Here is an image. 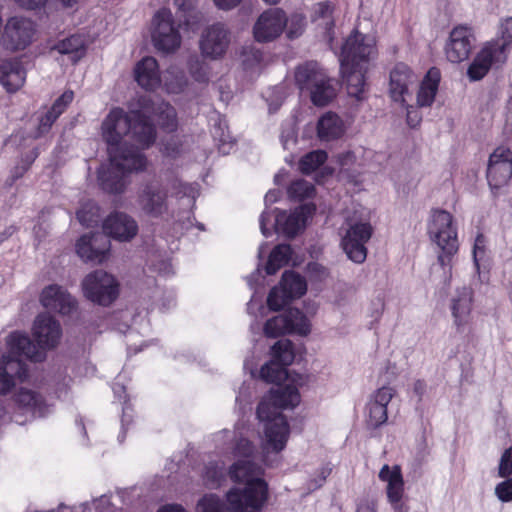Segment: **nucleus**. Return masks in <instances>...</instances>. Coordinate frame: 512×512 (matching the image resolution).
I'll list each match as a JSON object with an SVG mask.
<instances>
[{
  "mask_svg": "<svg viewBox=\"0 0 512 512\" xmlns=\"http://www.w3.org/2000/svg\"><path fill=\"white\" fill-rule=\"evenodd\" d=\"M155 124L165 131L177 128L174 107L165 101L140 97L131 104L129 113L114 108L105 117L101 135L107 144L109 163L101 165L98 181L103 190L121 193L126 187L125 176L143 171L147 160L139 149L149 147L155 140Z\"/></svg>",
  "mask_w": 512,
  "mask_h": 512,
  "instance_id": "f257e3e1",
  "label": "nucleus"
},
{
  "mask_svg": "<svg viewBox=\"0 0 512 512\" xmlns=\"http://www.w3.org/2000/svg\"><path fill=\"white\" fill-rule=\"evenodd\" d=\"M233 457L228 475L235 485L225 494L226 504L219 495L207 493L197 501L195 512H261L268 499V485L262 478V467L255 463L253 444L240 437Z\"/></svg>",
  "mask_w": 512,
  "mask_h": 512,
  "instance_id": "f03ea898",
  "label": "nucleus"
},
{
  "mask_svg": "<svg viewBox=\"0 0 512 512\" xmlns=\"http://www.w3.org/2000/svg\"><path fill=\"white\" fill-rule=\"evenodd\" d=\"M309 374L288 372L279 386L272 388L261 400L257 408V417L263 423L261 436V461L272 465L270 455L280 453L286 447L290 436V427L281 410L294 408L300 403L299 388L308 387Z\"/></svg>",
  "mask_w": 512,
  "mask_h": 512,
  "instance_id": "7ed1b4c3",
  "label": "nucleus"
},
{
  "mask_svg": "<svg viewBox=\"0 0 512 512\" xmlns=\"http://www.w3.org/2000/svg\"><path fill=\"white\" fill-rule=\"evenodd\" d=\"M32 335L37 343L19 331L9 333L5 343L10 352L22 353L31 362H41L46 357V350L55 348L60 342L62 328L53 316L41 313L33 322Z\"/></svg>",
  "mask_w": 512,
  "mask_h": 512,
  "instance_id": "20e7f679",
  "label": "nucleus"
},
{
  "mask_svg": "<svg viewBox=\"0 0 512 512\" xmlns=\"http://www.w3.org/2000/svg\"><path fill=\"white\" fill-rule=\"evenodd\" d=\"M372 217V211L359 204L353 205L344 214L340 247L353 263L362 264L367 258V244L374 233Z\"/></svg>",
  "mask_w": 512,
  "mask_h": 512,
  "instance_id": "39448f33",
  "label": "nucleus"
},
{
  "mask_svg": "<svg viewBox=\"0 0 512 512\" xmlns=\"http://www.w3.org/2000/svg\"><path fill=\"white\" fill-rule=\"evenodd\" d=\"M427 234L431 242L441 250L437 257L438 263L450 273L451 258L459 248L453 215L442 209L432 210L427 220Z\"/></svg>",
  "mask_w": 512,
  "mask_h": 512,
  "instance_id": "423d86ee",
  "label": "nucleus"
},
{
  "mask_svg": "<svg viewBox=\"0 0 512 512\" xmlns=\"http://www.w3.org/2000/svg\"><path fill=\"white\" fill-rule=\"evenodd\" d=\"M295 83L301 91L309 93L316 106H325L336 96L335 82L314 62L297 67Z\"/></svg>",
  "mask_w": 512,
  "mask_h": 512,
  "instance_id": "0eeeda50",
  "label": "nucleus"
},
{
  "mask_svg": "<svg viewBox=\"0 0 512 512\" xmlns=\"http://www.w3.org/2000/svg\"><path fill=\"white\" fill-rule=\"evenodd\" d=\"M315 209L313 204H304L289 213L275 210L273 217L265 210L259 220L261 233L268 237L274 231L287 237H294L304 230Z\"/></svg>",
  "mask_w": 512,
  "mask_h": 512,
  "instance_id": "6e6552de",
  "label": "nucleus"
},
{
  "mask_svg": "<svg viewBox=\"0 0 512 512\" xmlns=\"http://www.w3.org/2000/svg\"><path fill=\"white\" fill-rule=\"evenodd\" d=\"M377 55L376 37L355 30L345 39L338 58L340 64L370 68Z\"/></svg>",
  "mask_w": 512,
  "mask_h": 512,
  "instance_id": "1a4fd4ad",
  "label": "nucleus"
},
{
  "mask_svg": "<svg viewBox=\"0 0 512 512\" xmlns=\"http://www.w3.org/2000/svg\"><path fill=\"white\" fill-rule=\"evenodd\" d=\"M151 37L154 47L162 52L171 53L181 45V35L168 9L159 10L153 17Z\"/></svg>",
  "mask_w": 512,
  "mask_h": 512,
  "instance_id": "9d476101",
  "label": "nucleus"
},
{
  "mask_svg": "<svg viewBox=\"0 0 512 512\" xmlns=\"http://www.w3.org/2000/svg\"><path fill=\"white\" fill-rule=\"evenodd\" d=\"M84 296L99 305H110L118 296L116 279L105 271L88 274L81 283Z\"/></svg>",
  "mask_w": 512,
  "mask_h": 512,
  "instance_id": "9b49d317",
  "label": "nucleus"
},
{
  "mask_svg": "<svg viewBox=\"0 0 512 512\" xmlns=\"http://www.w3.org/2000/svg\"><path fill=\"white\" fill-rule=\"evenodd\" d=\"M306 291L305 278L293 271H286L279 285L270 291L267 298L268 307L271 310H280L291 301L302 297Z\"/></svg>",
  "mask_w": 512,
  "mask_h": 512,
  "instance_id": "f8f14e48",
  "label": "nucleus"
},
{
  "mask_svg": "<svg viewBox=\"0 0 512 512\" xmlns=\"http://www.w3.org/2000/svg\"><path fill=\"white\" fill-rule=\"evenodd\" d=\"M294 358L293 343L287 339L277 341L271 348V360L261 367V378L280 383L287 376V366L293 363Z\"/></svg>",
  "mask_w": 512,
  "mask_h": 512,
  "instance_id": "ddd939ff",
  "label": "nucleus"
},
{
  "mask_svg": "<svg viewBox=\"0 0 512 512\" xmlns=\"http://www.w3.org/2000/svg\"><path fill=\"white\" fill-rule=\"evenodd\" d=\"M231 42L230 30L223 23L207 26L199 39V50L204 58L211 60L222 59Z\"/></svg>",
  "mask_w": 512,
  "mask_h": 512,
  "instance_id": "4468645a",
  "label": "nucleus"
},
{
  "mask_svg": "<svg viewBox=\"0 0 512 512\" xmlns=\"http://www.w3.org/2000/svg\"><path fill=\"white\" fill-rule=\"evenodd\" d=\"M507 53L504 46L498 41L486 42L467 70L469 78L473 81L482 79L492 67H499L506 62Z\"/></svg>",
  "mask_w": 512,
  "mask_h": 512,
  "instance_id": "2eb2a0df",
  "label": "nucleus"
},
{
  "mask_svg": "<svg viewBox=\"0 0 512 512\" xmlns=\"http://www.w3.org/2000/svg\"><path fill=\"white\" fill-rule=\"evenodd\" d=\"M452 323L458 333H467L472 328L473 290L468 286L458 287L450 298Z\"/></svg>",
  "mask_w": 512,
  "mask_h": 512,
  "instance_id": "dca6fc26",
  "label": "nucleus"
},
{
  "mask_svg": "<svg viewBox=\"0 0 512 512\" xmlns=\"http://www.w3.org/2000/svg\"><path fill=\"white\" fill-rule=\"evenodd\" d=\"M379 479L385 483L387 500L393 512H408L409 507L404 501V480L399 466L384 465L379 471Z\"/></svg>",
  "mask_w": 512,
  "mask_h": 512,
  "instance_id": "f3484780",
  "label": "nucleus"
},
{
  "mask_svg": "<svg viewBox=\"0 0 512 512\" xmlns=\"http://www.w3.org/2000/svg\"><path fill=\"white\" fill-rule=\"evenodd\" d=\"M287 17L283 10L270 8L257 18L253 35L258 42H269L278 38L285 29Z\"/></svg>",
  "mask_w": 512,
  "mask_h": 512,
  "instance_id": "a211bd4d",
  "label": "nucleus"
},
{
  "mask_svg": "<svg viewBox=\"0 0 512 512\" xmlns=\"http://www.w3.org/2000/svg\"><path fill=\"white\" fill-rule=\"evenodd\" d=\"M34 35L35 25L32 21L12 17L8 20L4 29V45L13 51L23 50L32 43Z\"/></svg>",
  "mask_w": 512,
  "mask_h": 512,
  "instance_id": "6ab92c4d",
  "label": "nucleus"
},
{
  "mask_svg": "<svg viewBox=\"0 0 512 512\" xmlns=\"http://www.w3.org/2000/svg\"><path fill=\"white\" fill-rule=\"evenodd\" d=\"M512 177V152L500 146L490 155L487 178L492 189L506 185Z\"/></svg>",
  "mask_w": 512,
  "mask_h": 512,
  "instance_id": "aec40b11",
  "label": "nucleus"
},
{
  "mask_svg": "<svg viewBox=\"0 0 512 512\" xmlns=\"http://www.w3.org/2000/svg\"><path fill=\"white\" fill-rule=\"evenodd\" d=\"M417 76L412 69L404 64L397 63L390 72L389 95L391 99L405 105L411 98V87L416 83Z\"/></svg>",
  "mask_w": 512,
  "mask_h": 512,
  "instance_id": "412c9836",
  "label": "nucleus"
},
{
  "mask_svg": "<svg viewBox=\"0 0 512 512\" xmlns=\"http://www.w3.org/2000/svg\"><path fill=\"white\" fill-rule=\"evenodd\" d=\"M396 394L391 386H382L375 390L366 404V418L370 427L377 428L388 419L387 406Z\"/></svg>",
  "mask_w": 512,
  "mask_h": 512,
  "instance_id": "4be33fe9",
  "label": "nucleus"
},
{
  "mask_svg": "<svg viewBox=\"0 0 512 512\" xmlns=\"http://www.w3.org/2000/svg\"><path fill=\"white\" fill-rule=\"evenodd\" d=\"M109 251L110 241L100 233L85 234L76 243V252L85 262L103 263Z\"/></svg>",
  "mask_w": 512,
  "mask_h": 512,
  "instance_id": "5701e85b",
  "label": "nucleus"
},
{
  "mask_svg": "<svg viewBox=\"0 0 512 512\" xmlns=\"http://www.w3.org/2000/svg\"><path fill=\"white\" fill-rule=\"evenodd\" d=\"M104 233L119 241L129 242L138 234V224L136 220L123 212H114L110 214L102 224Z\"/></svg>",
  "mask_w": 512,
  "mask_h": 512,
  "instance_id": "b1692460",
  "label": "nucleus"
},
{
  "mask_svg": "<svg viewBox=\"0 0 512 512\" xmlns=\"http://www.w3.org/2000/svg\"><path fill=\"white\" fill-rule=\"evenodd\" d=\"M41 305L61 315H70L77 308V300L62 286L51 284L40 294Z\"/></svg>",
  "mask_w": 512,
  "mask_h": 512,
  "instance_id": "393cba45",
  "label": "nucleus"
},
{
  "mask_svg": "<svg viewBox=\"0 0 512 512\" xmlns=\"http://www.w3.org/2000/svg\"><path fill=\"white\" fill-rule=\"evenodd\" d=\"M473 41L471 29L466 26L455 27L445 46L447 59L451 63H460L466 60L471 52Z\"/></svg>",
  "mask_w": 512,
  "mask_h": 512,
  "instance_id": "a878e982",
  "label": "nucleus"
},
{
  "mask_svg": "<svg viewBox=\"0 0 512 512\" xmlns=\"http://www.w3.org/2000/svg\"><path fill=\"white\" fill-rule=\"evenodd\" d=\"M138 204L145 214L158 217L167 211L166 193L158 183H149L140 190Z\"/></svg>",
  "mask_w": 512,
  "mask_h": 512,
  "instance_id": "bb28decb",
  "label": "nucleus"
},
{
  "mask_svg": "<svg viewBox=\"0 0 512 512\" xmlns=\"http://www.w3.org/2000/svg\"><path fill=\"white\" fill-rule=\"evenodd\" d=\"M133 73L137 84L147 91H155L162 85V74L154 57L146 56L139 60Z\"/></svg>",
  "mask_w": 512,
  "mask_h": 512,
  "instance_id": "cd10ccee",
  "label": "nucleus"
},
{
  "mask_svg": "<svg viewBox=\"0 0 512 512\" xmlns=\"http://www.w3.org/2000/svg\"><path fill=\"white\" fill-rule=\"evenodd\" d=\"M369 67H358L351 64H340L342 81L346 86L348 95L362 100L366 91V74Z\"/></svg>",
  "mask_w": 512,
  "mask_h": 512,
  "instance_id": "c85d7f7f",
  "label": "nucleus"
},
{
  "mask_svg": "<svg viewBox=\"0 0 512 512\" xmlns=\"http://www.w3.org/2000/svg\"><path fill=\"white\" fill-rule=\"evenodd\" d=\"M14 402L20 409L34 417H43L48 412L42 395L34 389L21 387L14 395Z\"/></svg>",
  "mask_w": 512,
  "mask_h": 512,
  "instance_id": "c756f323",
  "label": "nucleus"
},
{
  "mask_svg": "<svg viewBox=\"0 0 512 512\" xmlns=\"http://www.w3.org/2000/svg\"><path fill=\"white\" fill-rule=\"evenodd\" d=\"M346 131L343 120L335 113H325L317 123V136L323 142L341 138Z\"/></svg>",
  "mask_w": 512,
  "mask_h": 512,
  "instance_id": "7c9ffc66",
  "label": "nucleus"
},
{
  "mask_svg": "<svg viewBox=\"0 0 512 512\" xmlns=\"http://www.w3.org/2000/svg\"><path fill=\"white\" fill-rule=\"evenodd\" d=\"M440 71L436 68L428 70L416 93V103L418 107H430L438 92L440 82Z\"/></svg>",
  "mask_w": 512,
  "mask_h": 512,
  "instance_id": "2f4dec72",
  "label": "nucleus"
},
{
  "mask_svg": "<svg viewBox=\"0 0 512 512\" xmlns=\"http://www.w3.org/2000/svg\"><path fill=\"white\" fill-rule=\"evenodd\" d=\"M25 81V71L17 61L0 62V83L8 92L18 90Z\"/></svg>",
  "mask_w": 512,
  "mask_h": 512,
  "instance_id": "473e14b6",
  "label": "nucleus"
},
{
  "mask_svg": "<svg viewBox=\"0 0 512 512\" xmlns=\"http://www.w3.org/2000/svg\"><path fill=\"white\" fill-rule=\"evenodd\" d=\"M74 93L71 90L65 91L52 105L51 109L40 119L38 133L36 136L49 130L55 120L64 112L72 102Z\"/></svg>",
  "mask_w": 512,
  "mask_h": 512,
  "instance_id": "72a5a7b5",
  "label": "nucleus"
},
{
  "mask_svg": "<svg viewBox=\"0 0 512 512\" xmlns=\"http://www.w3.org/2000/svg\"><path fill=\"white\" fill-rule=\"evenodd\" d=\"M188 86L185 73L177 66H170L162 73V88L168 94H179Z\"/></svg>",
  "mask_w": 512,
  "mask_h": 512,
  "instance_id": "f704fd0d",
  "label": "nucleus"
},
{
  "mask_svg": "<svg viewBox=\"0 0 512 512\" xmlns=\"http://www.w3.org/2000/svg\"><path fill=\"white\" fill-rule=\"evenodd\" d=\"M292 259V249L290 245L280 244L270 253L267 265L265 267L268 275L275 274L280 268L287 265Z\"/></svg>",
  "mask_w": 512,
  "mask_h": 512,
  "instance_id": "c9c22d12",
  "label": "nucleus"
},
{
  "mask_svg": "<svg viewBox=\"0 0 512 512\" xmlns=\"http://www.w3.org/2000/svg\"><path fill=\"white\" fill-rule=\"evenodd\" d=\"M285 315L288 320L289 334L307 336L311 333V322L300 309H289Z\"/></svg>",
  "mask_w": 512,
  "mask_h": 512,
  "instance_id": "e433bc0d",
  "label": "nucleus"
},
{
  "mask_svg": "<svg viewBox=\"0 0 512 512\" xmlns=\"http://www.w3.org/2000/svg\"><path fill=\"white\" fill-rule=\"evenodd\" d=\"M333 6L328 2L318 3L314 6L313 21H319V25L323 26L324 35L329 43L332 42L333 30Z\"/></svg>",
  "mask_w": 512,
  "mask_h": 512,
  "instance_id": "4c0bfd02",
  "label": "nucleus"
},
{
  "mask_svg": "<svg viewBox=\"0 0 512 512\" xmlns=\"http://www.w3.org/2000/svg\"><path fill=\"white\" fill-rule=\"evenodd\" d=\"M241 64L243 69L250 75L257 74L263 67V55L262 53L253 48H244L241 53Z\"/></svg>",
  "mask_w": 512,
  "mask_h": 512,
  "instance_id": "58836bf2",
  "label": "nucleus"
},
{
  "mask_svg": "<svg viewBox=\"0 0 512 512\" xmlns=\"http://www.w3.org/2000/svg\"><path fill=\"white\" fill-rule=\"evenodd\" d=\"M192 79L202 85L213 81L212 66L198 58L192 59L188 64Z\"/></svg>",
  "mask_w": 512,
  "mask_h": 512,
  "instance_id": "ea45409f",
  "label": "nucleus"
},
{
  "mask_svg": "<svg viewBox=\"0 0 512 512\" xmlns=\"http://www.w3.org/2000/svg\"><path fill=\"white\" fill-rule=\"evenodd\" d=\"M474 268L477 274L481 275V270L488 266L487 240L482 234H478L475 238L472 249Z\"/></svg>",
  "mask_w": 512,
  "mask_h": 512,
  "instance_id": "a19ab883",
  "label": "nucleus"
},
{
  "mask_svg": "<svg viewBox=\"0 0 512 512\" xmlns=\"http://www.w3.org/2000/svg\"><path fill=\"white\" fill-rule=\"evenodd\" d=\"M263 332L269 338L289 334V325L285 313L269 318L264 324Z\"/></svg>",
  "mask_w": 512,
  "mask_h": 512,
  "instance_id": "79ce46f5",
  "label": "nucleus"
},
{
  "mask_svg": "<svg viewBox=\"0 0 512 512\" xmlns=\"http://www.w3.org/2000/svg\"><path fill=\"white\" fill-rule=\"evenodd\" d=\"M25 9H37L46 3L61 9H77L80 0H14Z\"/></svg>",
  "mask_w": 512,
  "mask_h": 512,
  "instance_id": "37998d69",
  "label": "nucleus"
},
{
  "mask_svg": "<svg viewBox=\"0 0 512 512\" xmlns=\"http://www.w3.org/2000/svg\"><path fill=\"white\" fill-rule=\"evenodd\" d=\"M327 159V153L323 150L309 152L299 161V170L304 174H309L320 167Z\"/></svg>",
  "mask_w": 512,
  "mask_h": 512,
  "instance_id": "c03bdc74",
  "label": "nucleus"
},
{
  "mask_svg": "<svg viewBox=\"0 0 512 512\" xmlns=\"http://www.w3.org/2000/svg\"><path fill=\"white\" fill-rule=\"evenodd\" d=\"M84 44V39L81 36L72 35L58 42L54 49L61 54H75L79 58L83 54Z\"/></svg>",
  "mask_w": 512,
  "mask_h": 512,
  "instance_id": "a18cd8bd",
  "label": "nucleus"
},
{
  "mask_svg": "<svg viewBox=\"0 0 512 512\" xmlns=\"http://www.w3.org/2000/svg\"><path fill=\"white\" fill-rule=\"evenodd\" d=\"M77 218L87 227L96 225L99 220V207L93 201H89L77 211Z\"/></svg>",
  "mask_w": 512,
  "mask_h": 512,
  "instance_id": "49530a36",
  "label": "nucleus"
},
{
  "mask_svg": "<svg viewBox=\"0 0 512 512\" xmlns=\"http://www.w3.org/2000/svg\"><path fill=\"white\" fill-rule=\"evenodd\" d=\"M225 478L224 467L217 463H210L203 476L204 483L207 487L216 488L221 485Z\"/></svg>",
  "mask_w": 512,
  "mask_h": 512,
  "instance_id": "de8ad7c7",
  "label": "nucleus"
},
{
  "mask_svg": "<svg viewBox=\"0 0 512 512\" xmlns=\"http://www.w3.org/2000/svg\"><path fill=\"white\" fill-rule=\"evenodd\" d=\"M313 194L314 186L305 180H297L288 188V195L292 199L301 200L310 198Z\"/></svg>",
  "mask_w": 512,
  "mask_h": 512,
  "instance_id": "09e8293b",
  "label": "nucleus"
},
{
  "mask_svg": "<svg viewBox=\"0 0 512 512\" xmlns=\"http://www.w3.org/2000/svg\"><path fill=\"white\" fill-rule=\"evenodd\" d=\"M306 26L305 18L301 14H293L290 18H287L286 28L287 36L290 39L299 37Z\"/></svg>",
  "mask_w": 512,
  "mask_h": 512,
  "instance_id": "8fccbe9b",
  "label": "nucleus"
},
{
  "mask_svg": "<svg viewBox=\"0 0 512 512\" xmlns=\"http://www.w3.org/2000/svg\"><path fill=\"white\" fill-rule=\"evenodd\" d=\"M496 497L504 503L512 501V477L508 476L499 482L494 489Z\"/></svg>",
  "mask_w": 512,
  "mask_h": 512,
  "instance_id": "3c124183",
  "label": "nucleus"
},
{
  "mask_svg": "<svg viewBox=\"0 0 512 512\" xmlns=\"http://www.w3.org/2000/svg\"><path fill=\"white\" fill-rule=\"evenodd\" d=\"M500 40H497L500 45L504 46V51L512 45V17L503 19L499 27Z\"/></svg>",
  "mask_w": 512,
  "mask_h": 512,
  "instance_id": "603ef678",
  "label": "nucleus"
},
{
  "mask_svg": "<svg viewBox=\"0 0 512 512\" xmlns=\"http://www.w3.org/2000/svg\"><path fill=\"white\" fill-rule=\"evenodd\" d=\"M498 476L501 478L512 476V447L506 449L501 455L498 465Z\"/></svg>",
  "mask_w": 512,
  "mask_h": 512,
  "instance_id": "864d4df0",
  "label": "nucleus"
},
{
  "mask_svg": "<svg viewBox=\"0 0 512 512\" xmlns=\"http://www.w3.org/2000/svg\"><path fill=\"white\" fill-rule=\"evenodd\" d=\"M405 108H406V121H407V124L411 127V128H415L417 127L421 120H422V115L419 111V108L418 105L416 104V106L412 105V104H408V102L403 105Z\"/></svg>",
  "mask_w": 512,
  "mask_h": 512,
  "instance_id": "5fc2aeb1",
  "label": "nucleus"
},
{
  "mask_svg": "<svg viewBox=\"0 0 512 512\" xmlns=\"http://www.w3.org/2000/svg\"><path fill=\"white\" fill-rule=\"evenodd\" d=\"M308 272L312 278H315L319 281H324L329 277V270L318 263H310L308 265Z\"/></svg>",
  "mask_w": 512,
  "mask_h": 512,
  "instance_id": "6e6d98bb",
  "label": "nucleus"
},
{
  "mask_svg": "<svg viewBox=\"0 0 512 512\" xmlns=\"http://www.w3.org/2000/svg\"><path fill=\"white\" fill-rule=\"evenodd\" d=\"M281 142L284 149H290L294 147L297 143L296 132L293 128L284 131L281 135Z\"/></svg>",
  "mask_w": 512,
  "mask_h": 512,
  "instance_id": "4d7b16f0",
  "label": "nucleus"
},
{
  "mask_svg": "<svg viewBox=\"0 0 512 512\" xmlns=\"http://www.w3.org/2000/svg\"><path fill=\"white\" fill-rule=\"evenodd\" d=\"M377 503L375 500L364 499L362 500L356 509V512H376Z\"/></svg>",
  "mask_w": 512,
  "mask_h": 512,
  "instance_id": "13d9d810",
  "label": "nucleus"
},
{
  "mask_svg": "<svg viewBox=\"0 0 512 512\" xmlns=\"http://www.w3.org/2000/svg\"><path fill=\"white\" fill-rule=\"evenodd\" d=\"M215 6L220 10H231L237 7L242 0H213Z\"/></svg>",
  "mask_w": 512,
  "mask_h": 512,
  "instance_id": "bf43d9fd",
  "label": "nucleus"
},
{
  "mask_svg": "<svg viewBox=\"0 0 512 512\" xmlns=\"http://www.w3.org/2000/svg\"><path fill=\"white\" fill-rule=\"evenodd\" d=\"M154 270L160 275L168 276L173 272L172 264L167 260H162L158 264L154 265Z\"/></svg>",
  "mask_w": 512,
  "mask_h": 512,
  "instance_id": "052dcab7",
  "label": "nucleus"
},
{
  "mask_svg": "<svg viewBox=\"0 0 512 512\" xmlns=\"http://www.w3.org/2000/svg\"><path fill=\"white\" fill-rule=\"evenodd\" d=\"M338 162L342 169L349 168L355 162V156L348 151L338 156Z\"/></svg>",
  "mask_w": 512,
  "mask_h": 512,
  "instance_id": "680f3d73",
  "label": "nucleus"
},
{
  "mask_svg": "<svg viewBox=\"0 0 512 512\" xmlns=\"http://www.w3.org/2000/svg\"><path fill=\"white\" fill-rule=\"evenodd\" d=\"M412 391L418 397V399L421 400L426 392V383L422 380L415 381L412 384Z\"/></svg>",
  "mask_w": 512,
  "mask_h": 512,
  "instance_id": "e2e57ef3",
  "label": "nucleus"
},
{
  "mask_svg": "<svg viewBox=\"0 0 512 512\" xmlns=\"http://www.w3.org/2000/svg\"><path fill=\"white\" fill-rule=\"evenodd\" d=\"M280 198V191L278 190H270L266 193L264 201L266 205H271L278 201Z\"/></svg>",
  "mask_w": 512,
  "mask_h": 512,
  "instance_id": "0e129e2a",
  "label": "nucleus"
},
{
  "mask_svg": "<svg viewBox=\"0 0 512 512\" xmlns=\"http://www.w3.org/2000/svg\"><path fill=\"white\" fill-rule=\"evenodd\" d=\"M157 512H187L181 505L169 504L162 506Z\"/></svg>",
  "mask_w": 512,
  "mask_h": 512,
  "instance_id": "69168bd1",
  "label": "nucleus"
},
{
  "mask_svg": "<svg viewBox=\"0 0 512 512\" xmlns=\"http://www.w3.org/2000/svg\"><path fill=\"white\" fill-rule=\"evenodd\" d=\"M69 382H70V380H68L67 382H64L62 384H59L58 388L56 389V394H57L58 398H65L67 396Z\"/></svg>",
  "mask_w": 512,
  "mask_h": 512,
  "instance_id": "338daca9",
  "label": "nucleus"
},
{
  "mask_svg": "<svg viewBox=\"0 0 512 512\" xmlns=\"http://www.w3.org/2000/svg\"><path fill=\"white\" fill-rule=\"evenodd\" d=\"M113 391L119 399H122L121 394L125 392V388L119 382H116L113 386Z\"/></svg>",
  "mask_w": 512,
  "mask_h": 512,
  "instance_id": "774afa93",
  "label": "nucleus"
}]
</instances>
